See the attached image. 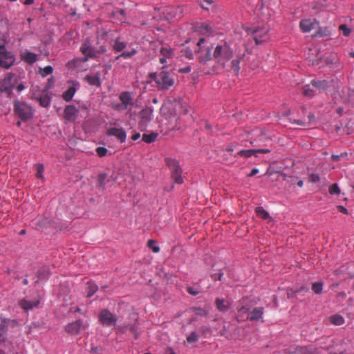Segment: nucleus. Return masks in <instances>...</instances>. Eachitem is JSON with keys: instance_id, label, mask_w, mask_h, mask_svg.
<instances>
[{"instance_id": "46", "label": "nucleus", "mask_w": 354, "mask_h": 354, "mask_svg": "<svg viewBox=\"0 0 354 354\" xmlns=\"http://www.w3.org/2000/svg\"><path fill=\"white\" fill-rule=\"evenodd\" d=\"M339 30L342 32V33L346 36L348 37L351 34V29L347 27L345 24H342L339 26Z\"/></svg>"}, {"instance_id": "44", "label": "nucleus", "mask_w": 354, "mask_h": 354, "mask_svg": "<svg viewBox=\"0 0 354 354\" xmlns=\"http://www.w3.org/2000/svg\"><path fill=\"white\" fill-rule=\"evenodd\" d=\"M323 283L322 282H315L313 283L312 290L315 294H320L322 291Z\"/></svg>"}, {"instance_id": "25", "label": "nucleus", "mask_w": 354, "mask_h": 354, "mask_svg": "<svg viewBox=\"0 0 354 354\" xmlns=\"http://www.w3.org/2000/svg\"><path fill=\"white\" fill-rule=\"evenodd\" d=\"M215 305L218 311L224 313L229 310L230 303L223 299L217 298L215 300Z\"/></svg>"}, {"instance_id": "61", "label": "nucleus", "mask_w": 354, "mask_h": 354, "mask_svg": "<svg viewBox=\"0 0 354 354\" xmlns=\"http://www.w3.org/2000/svg\"><path fill=\"white\" fill-rule=\"evenodd\" d=\"M24 5H31L34 3V0H19Z\"/></svg>"}, {"instance_id": "53", "label": "nucleus", "mask_w": 354, "mask_h": 354, "mask_svg": "<svg viewBox=\"0 0 354 354\" xmlns=\"http://www.w3.org/2000/svg\"><path fill=\"white\" fill-rule=\"evenodd\" d=\"M213 1L212 0H204L203 3H201V6L203 9L208 10L209 6L212 5Z\"/></svg>"}, {"instance_id": "15", "label": "nucleus", "mask_w": 354, "mask_h": 354, "mask_svg": "<svg viewBox=\"0 0 354 354\" xmlns=\"http://www.w3.org/2000/svg\"><path fill=\"white\" fill-rule=\"evenodd\" d=\"M318 21L316 19H306L300 21L299 26L304 32H309L318 26Z\"/></svg>"}, {"instance_id": "63", "label": "nucleus", "mask_w": 354, "mask_h": 354, "mask_svg": "<svg viewBox=\"0 0 354 354\" xmlns=\"http://www.w3.org/2000/svg\"><path fill=\"white\" fill-rule=\"evenodd\" d=\"M190 71H191V68L189 66L185 67L180 70V72L183 73H188Z\"/></svg>"}, {"instance_id": "19", "label": "nucleus", "mask_w": 354, "mask_h": 354, "mask_svg": "<svg viewBox=\"0 0 354 354\" xmlns=\"http://www.w3.org/2000/svg\"><path fill=\"white\" fill-rule=\"evenodd\" d=\"M268 30L265 28L254 30V40L257 44H261L267 39Z\"/></svg>"}, {"instance_id": "10", "label": "nucleus", "mask_w": 354, "mask_h": 354, "mask_svg": "<svg viewBox=\"0 0 354 354\" xmlns=\"http://www.w3.org/2000/svg\"><path fill=\"white\" fill-rule=\"evenodd\" d=\"M88 326V324L86 322L78 319L66 325L65 327V330L70 335H77L80 331L85 330Z\"/></svg>"}, {"instance_id": "16", "label": "nucleus", "mask_w": 354, "mask_h": 354, "mask_svg": "<svg viewBox=\"0 0 354 354\" xmlns=\"http://www.w3.org/2000/svg\"><path fill=\"white\" fill-rule=\"evenodd\" d=\"M78 110L73 105H67L64 110V118L68 121H75L78 115Z\"/></svg>"}, {"instance_id": "18", "label": "nucleus", "mask_w": 354, "mask_h": 354, "mask_svg": "<svg viewBox=\"0 0 354 354\" xmlns=\"http://www.w3.org/2000/svg\"><path fill=\"white\" fill-rule=\"evenodd\" d=\"M82 53L85 56L83 61L86 62L88 58H92L95 56V52L91 47L90 44L85 41L80 47Z\"/></svg>"}, {"instance_id": "58", "label": "nucleus", "mask_w": 354, "mask_h": 354, "mask_svg": "<svg viewBox=\"0 0 354 354\" xmlns=\"http://www.w3.org/2000/svg\"><path fill=\"white\" fill-rule=\"evenodd\" d=\"M326 32H328V30L326 29H324L323 30L322 28H319V30L317 32V35L319 36H321V37H324V36H326L328 35V33H326Z\"/></svg>"}, {"instance_id": "1", "label": "nucleus", "mask_w": 354, "mask_h": 354, "mask_svg": "<svg viewBox=\"0 0 354 354\" xmlns=\"http://www.w3.org/2000/svg\"><path fill=\"white\" fill-rule=\"evenodd\" d=\"M233 55L232 48L225 41H221L213 46V58L223 68H225L227 62L232 58Z\"/></svg>"}, {"instance_id": "39", "label": "nucleus", "mask_w": 354, "mask_h": 354, "mask_svg": "<svg viewBox=\"0 0 354 354\" xmlns=\"http://www.w3.org/2000/svg\"><path fill=\"white\" fill-rule=\"evenodd\" d=\"M136 54H137V50L135 48H133L130 51L127 50V51L122 52L120 55H119L118 56L116 57V59H118L121 57L124 58V59L131 58Z\"/></svg>"}, {"instance_id": "22", "label": "nucleus", "mask_w": 354, "mask_h": 354, "mask_svg": "<svg viewBox=\"0 0 354 354\" xmlns=\"http://www.w3.org/2000/svg\"><path fill=\"white\" fill-rule=\"evenodd\" d=\"M153 110L151 107H146L140 112L141 122L146 124L152 119Z\"/></svg>"}, {"instance_id": "60", "label": "nucleus", "mask_w": 354, "mask_h": 354, "mask_svg": "<svg viewBox=\"0 0 354 354\" xmlns=\"http://www.w3.org/2000/svg\"><path fill=\"white\" fill-rule=\"evenodd\" d=\"M337 209L342 213H344L345 214H348L347 209L344 207H343V206H341V205L340 206H337Z\"/></svg>"}, {"instance_id": "49", "label": "nucleus", "mask_w": 354, "mask_h": 354, "mask_svg": "<svg viewBox=\"0 0 354 354\" xmlns=\"http://www.w3.org/2000/svg\"><path fill=\"white\" fill-rule=\"evenodd\" d=\"M96 152L100 157H104L106 155L108 150L103 147H99L96 149Z\"/></svg>"}, {"instance_id": "32", "label": "nucleus", "mask_w": 354, "mask_h": 354, "mask_svg": "<svg viewBox=\"0 0 354 354\" xmlns=\"http://www.w3.org/2000/svg\"><path fill=\"white\" fill-rule=\"evenodd\" d=\"M255 213L259 217L263 219H268V222H271L272 221V218L270 216L269 213L262 207H257L255 209Z\"/></svg>"}, {"instance_id": "54", "label": "nucleus", "mask_w": 354, "mask_h": 354, "mask_svg": "<svg viewBox=\"0 0 354 354\" xmlns=\"http://www.w3.org/2000/svg\"><path fill=\"white\" fill-rule=\"evenodd\" d=\"M310 181L312 183H317L319 182L320 178L318 174H312L309 176Z\"/></svg>"}, {"instance_id": "55", "label": "nucleus", "mask_w": 354, "mask_h": 354, "mask_svg": "<svg viewBox=\"0 0 354 354\" xmlns=\"http://www.w3.org/2000/svg\"><path fill=\"white\" fill-rule=\"evenodd\" d=\"M187 291L189 294L194 296H196L199 293V292L193 287H187Z\"/></svg>"}, {"instance_id": "52", "label": "nucleus", "mask_w": 354, "mask_h": 354, "mask_svg": "<svg viewBox=\"0 0 354 354\" xmlns=\"http://www.w3.org/2000/svg\"><path fill=\"white\" fill-rule=\"evenodd\" d=\"M112 108L115 110V111H125L127 110L124 106L122 104V103H116V104H112Z\"/></svg>"}, {"instance_id": "34", "label": "nucleus", "mask_w": 354, "mask_h": 354, "mask_svg": "<svg viewBox=\"0 0 354 354\" xmlns=\"http://www.w3.org/2000/svg\"><path fill=\"white\" fill-rule=\"evenodd\" d=\"M231 71H233L236 75H239L240 71V59L236 58L232 60L230 64Z\"/></svg>"}, {"instance_id": "3", "label": "nucleus", "mask_w": 354, "mask_h": 354, "mask_svg": "<svg viewBox=\"0 0 354 354\" xmlns=\"http://www.w3.org/2000/svg\"><path fill=\"white\" fill-rule=\"evenodd\" d=\"M198 50L196 53L198 55L197 59L199 62L205 64L213 58V46L207 45L204 38H201L197 42Z\"/></svg>"}, {"instance_id": "9", "label": "nucleus", "mask_w": 354, "mask_h": 354, "mask_svg": "<svg viewBox=\"0 0 354 354\" xmlns=\"http://www.w3.org/2000/svg\"><path fill=\"white\" fill-rule=\"evenodd\" d=\"M99 322L105 326H114L118 320L116 315H113L108 309H103L98 315Z\"/></svg>"}, {"instance_id": "37", "label": "nucleus", "mask_w": 354, "mask_h": 354, "mask_svg": "<svg viewBox=\"0 0 354 354\" xmlns=\"http://www.w3.org/2000/svg\"><path fill=\"white\" fill-rule=\"evenodd\" d=\"M23 58L27 63L33 64L37 61V55L33 53L26 52L24 53Z\"/></svg>"}, {"instance_id": "42", "label": "nucleus", "mask_w": 354, "mask_h": 354, "mask_svg": "<svg viewBox=\"0 0 354 354\" xmlns=\"http://www.w3.org/2000/svg\"><path fill=\"white\" fill-rule=\"evenodd\" d=\"M53 71V68L51 66H46L44 68H39V73L42 77H46L51 74Z\"/></svg>"}, {"instance_id": "27", "label": "nucleus", "mask_w": 354, "mask_h": 354, "mask_svg": "<svg viewBox=\"0 0 354 354\" xmlns=\"http://www.w3.org/2000/svg\"><path fill=\"white\" fill-rule=\"evenodd\" d=\"M167 12L169 15V17L172 18H180L183 15V8L182 7H171L167 9Z\"/></svg>"}, {"instance_id": "62", "label": "nucleus", "mask_w": 354, "mask_h": 354, "mask_svg": "<svg viewBox=\"0 0 354 354\" xmlns=\"http://www.w3.org/2000/svg\"><path fill=\"white\" fill-rule=\"evenodd\" d=\"M201 32H203V33H207V34H209L212 32V29L209 26H205L202 30Z\"/></svg>"}, {"instance_id": "47", "label": "nucleus", "mask_w": 354, "mask_h": 354, "mask_svg": "<svg viewBox=\"0 0 354 354\" xmlns=\"http://www.w3.org/2000/svg\"><path fill=\"white\" fill-rule=\"evenodd\" d=\"M329 193L330 194H340V189L337 183L333 184L329 187Z\"/></svg>"}, {"instance_id": "43", "label": "nucleus", "mask_w": 354, "mask_h": 354, "mask_svg": "<svg viewBox=\"0 0 354 354\" xmlns=\"http://www.w3.org/2000/svg\"><path fill=\"white\" fill-rule=\"evenodd\" d=\"M192 311L198 316L205 317L208 314V311L200 307H195L192 308Z\"/></svg>"}, {"instance_id": "33", "label": "nucleus", "mask_w": 354, "mask_h": 354, "mask_svg": "<svg viewBox=\"0 0 354 354\" xmlns=\"http://www.w3.org/2000/svg\"><path fill=\"white\" fill-rule=\"evenodd\" d=\"M328 319L331 324L335 326H341L344 323V318L339 315H332Z\"/></svg>"}, {"instance_id": "20", "label": "nucleus", "mask_w": 354, "mask_h": 354, "mask_svg": "<svg viewBox=\"0 0 354 354\" xmlns=\"http://www.w3.org/2000/svg\"><path fill=\"white\" fill-rule=\"evenodd\" d=\"M326 65L329 66L333 69H339L342 68V64L339 59L335 54H331L325 59Z\"/></svg>"}, {"instance_id": "14", "label": "nucleus", "mask_w": 354, "mask_h": 354, "mask_svg": "<svg viewBox=\"0 0 354 354\" xmlns=\"http://www.w3.org/2000/svg\"><path fill=\"white\" fill-rule=\"evenodd\" d=\"M106 134L109 136L115 137L121 143L126 141L127 133L122 128L111 127L108 129Z\"/></svg>"}, {"instance_id": "24", "label": "nucleus", "mask_w": 354, "mask_h": 354, "mask_svg": "<svg viewBox=\"0 0 354 354\" xmlns=\"http://www.w3.org/2000/svg\"><path fill=\"white\" fill-rule=\"evenodd\" d=\"M85 80L91 86H96L100 87L101 86L100 73H97L95 75H87L85 77Z\"/></svg>"}, {"instance_id": "28", "label": "nucleus", "mask_w": 354, "mask_h": 354, "mask_svg": "<svg viewBox=\"0 0 354 354\" xmlns=\"http://www.w3.org/2000/svg\"><path fill=\"white\" fill-rule=\"evenodd\" d=\"M311 85L313 87L317 88V89H319L321 91H326L330 86L328 82L325 80H313L311 81Z\"/></svg>"}, {"instance_id": "59", "label": "nucleus", "mask_w": 354, "mask_h": 354, "mask_svg": "<svg viewBox=\"0 0 354 354\" xmlns=\"http://www.w3.org/2000/svg\"><path fill=\"white\" fill-rule=\"evenodd\" d=\"M258 173H259V169H257V168H254V169H252L251 172L248 175V176L252 177V176H254V175H256Z\"/></svg>"}, {"instance_id": "21", "label": "nucleus", "mask_w": 354, "mask_h": 354, "mask_svg": "<svg viewBox=\"0 0 354 354\" xmlns=\"http://www.w3.org/2000/svg\"><path fill=\"white\" fill-rule=\"evenodd\" d=\"M264 314V309L262 307L254 308L250 310L248 320L250 321H259L260 320Z\"/></svg>"}, {"instance_id": "64", "label": "nucleus", "mask_w": 354, "mask_h": 354, "mask_svg": "<svg viewBox=\"0 0 354 354\" xmlns=\"http://www.w3.org/2000/svg\"><path fill=\"white\" fill-rule=\"evenodd\" d=\"M140 138V133H136L135 134H133L132 136H131V139L134 141L137 140L138 139H139Z\"/></svg>"}, {"instance_id": "2", "label": "nucleus", "mask_w": 354, "mask_h": 354, "mask_svg": "<svg viewBox=\"0 0 354 354\" xmlns=\"http://www.w3.org/2000/svg\"><path fill=\"white\" fill-rule=\"evenodd\" d=\"M165 68V66H162V70L159 73H151L149 74L150 78L155 81L159 90H168L175 83L174 79L169 72L164 70Z\"/></svg>"}, {"instance_id": "48", "label": "nucleus", "mask_w": 354, "mask_h": 354, "mask_svg": "<svg viewBox=\"0 0 354 354\" xmlns=\"http://www.w3.org/2000/svg\"><path fill=\"white\" fill-rule=\"evenodd\" d=\"M198 340V335L195 333L192 332L189 334V335L187 337V341L189 343H194Z\"/></svg>"}, {"instance_id": "11", "label": "nucleus", "mask_w": 354, "mask_h": 354, "mask_svg": "<svg viewBox=\"0 0 354 354\" xmlns=\"http://www.w3.org/2000/svg\"><path fill=\"white\" fill-rule=\"evenodd\" d=\"M16 326L17 322L15 320L0 319V343L5 340L8 329Z\"/></svg>"}, {"instance_id": "31", "label": "nucleus", "mask_w": 354, "mask_h": 354, "mask_svg": "<svg viewBox=\"0 0 354 354\" xmlns=\"http://www.w3.org/2000/svg\"><path fill=\"white\" fill-rule=\"evenodd\" d=\"M76 88L74 86L69 87L66 91L63 93V100L66 102H70L74 96Z\"/></svg>"}, {"instance_id": "23", "label": "nucleus", "mask_w": 354, "mask_h": 354, "mask_svg": "<svg viewBox=\"0 0 354 354\" xmlns=\"http://www.w3.org/2000/svg\"><path fill=\"white\" fill-rule=\"evenodd\" d=\"M270 151L268 149H248V150H241L237 153V155L244 156L245 158H249L252 155H255L257 153H270Z\"/></svg>"}, {"instance_id": "12", "label": "nucleus", "mask_w": 354, "mask_h": 354, "mask_svg": "<svg viewBox=\"0 0 354 354\" xmlns=\"http://www.w3.org/2000/svg\"><path fill=\"white\" fill-rule=\"evenodd\" d=\"M15 75L13 73H8L1 84V90L6 93H10L15 84Z\"/></svg>"}, {"instance_id": "50", "label": "nucleus", "mask_w": 354, "mask_h": 354, "mask_svg": "<svg viewBox=\"0 0 354 354\" xmlns=\"http://www.w3.org/2000/svg\"><path fill=\"white\" fill-rule=\"evenodd\" d=\"M44 171V165L42 164H38L37 165V174H36L37 177L42 178Z\"/></svg>"}, {"instance_id": "38", "label": "nucleus", "mask_w": 354, "mask_h": 354, "mask_svg": "<svg viewBox=\"0 0 354 354\" xmlns=\"http://www.w3.org/2000/svg\"><path fill=\"white\" fill-rule=\"evenodd\" d=\"M157 133H151L150 134H143L142 135V140L146 143H151L153 141L156 140V138L158 137Z\"/></svg>"}, {"instance_id": "5", "label": "nucleus", "mask_w": 354, "mask_h": 354, "mask_svg": "<svg viewBox=\"0 0 354 354\" xmlns=\"http://www.w3.org/2000/svg\"><path fill=\"white\" fill-rule=\"evenodd\" d=\"M14 110L15 113L24 121L30 120L33 115L32 107L25 102H15Z\"/></svg>"}, {"instance_id": "35", "label": "nucleus", "mask_w": 354, "mask_h": 354, "mask_svg": "<svg viewBox=\"0 0 354 354\" xmlns=\"http://www.w3.org/2000/svg\"><path fill=\"white\" fill-rule=\"evenodd\" d=\"M311 86H313L311 84H306L303 86L302 93L304 96L308 97H313L315 95V91L312 88Z\"/></svg>"}, {"instance_id": "7", "label": "nucleus", "mask_w": 354, "mask_h": 354, "mask_svg": "<svg viewBox=\"0 0 354 354\" xmlns=\"http://www.w3.org/2000/svg\"><path fill=\"white\" fill-rule=\"evenodd\" d=\"M236 310V318L239 322L248 320L251 310V306L246 299H242L238 302Z\"/></svg>"}, {"instance_id": "36", "label": "nucleus", "mask_w": 354, "mask_h": 354, "mask_svg": "<svg viewBox=\"0 0 354 354\" xmlns=\"http://www.w3.org/2000/svg\"><path fill=\"white\" fill-rule=\"evenodd\" d=\"M97 289H98V287L95 283H93L92 281H88L87 283V290H88L87 297H92L97 292Z\"/></svg>"}, {"instance_id": "30", "label": "nucleus", "mask_w": 354, "mask_h": 354, "mask_svg": "<svg viewBox=\"0 0 354 354\" xmlns=\"http://www.w3.org/2000/svg\"><path fill=\"white\" fill-rule=\"evenodd\" d=\"M127 46L126 41H122L119 38L114 41V44L112 46V49L115 53L122 52Z\"/></svg>"}, {"instance_id": "13", "label": "nucleus", "mask_w": 354, "mask_h": 354, "mask_svg": "<svg viewBox=\"0 0 354 354\" xmlns=\"http://www.w3.org/2000/svg\"><path fill=\"white\" fill-rule=\"evenodd\" d=\"M174 50L168 46H162L160 50L159 61L162 64H167L173 59Z\"/></svg>"}, {"instance_id": "41", "label": "nucleus", "mask_w": 354, "mask_h": 354, "mask_svg": "<svg viewBox=\"0 0 354 354\" xmlns=\"http://www.w3.org/2000/svg\"><path fill=\"white\" fill-rule=\"evenodd\" d=\"M295 353L298 354H313V351L310 347H299L295 349Z\"/></svg>"}, {"instance_id": "26", "label": "nucleus", "mask_w": 354, "mask_h": 354, "mask_svg": "<svg viewBox=\"0 0 354 354\" xmlns=\"http://www.w3.org/2000/svg\"><path fill=\"white\" fill-rule=\"evenodd\" d=\"M39 303V301L38 300L30 301V300L24 299L19 301V306L21 307V308L28 311V310H31L33 308L37 306Z\"/></svg>"}, {"instance_id": "8", "label": "nucleus", "mask_w": 354, "mask_h": 354, "mask_svg": "<svg viewBox=\"0 0 354 354\" xmlns=\"http://www.w3.org/2000/svg\"><path fill=\"white\" fill-rule=\"evenodd\" d=\"M15 61L12 53L7 51L4 46H0V66L8 69L14 64Z\"/></svg>"}, {"instance_id": "40", "label": "nucleus", "mask_w": 354, "mask_h": 354, "mask_svg": "<svg viewBox=\"0 0 354 354\" xmlns=\"http://www.w3.org/2000/svg\"><path fill=\"white\" fill-rule=\"evenodd\" d=\"M39 102L41 106L48 107L50 103V98L48 95H44L39 98Z\"/></svg>"}, {"instance_id": "56", "label": "nucleus", "mask_w": 354, "mask_h": 354, "mask_svg": "<svg viewBox=\"0 0 354 354\" xmlns=\"http://www.w3.org/2000/svg\"><path fill=\"white\" fill-rule=\"evenodd\" d=\"M223 277V272H219L218 274H212V278L214 280H219V281H221V280H222Z\"/></svg>"}, {"instance_id": "4", "label": "nucleus", "mask_w": 354, "mask_h": 354, "mask_svg": "<svg viewBox=\"0 0 354 354\" xmlns=\"http://www.w3.org/2000/svg\"><path fill=\"white\" fill-rule=\"evenodd\" d=\"M165 160L171 171V178L177 184H182L183 183L182 169L180 167L178 162L170 158H167Z\"/></svg>"}, {"instance_id": "17", "label": "nucleus", "mask_w": 354, "mask_h": 354, "mask_svg": "<svg viewBox=\"0 0 354 354\" xmlns=\"http://www.w3.org/2000/svg\"><path fill=\"white\" fill-rule=\"evenodd\" d=\"M119 100L123 106L127 110L133 106L132 93L129 91H123L119 95Z\"/></svg>"}, {"instance_id": "45", "label": "nucleus", "mask_w": 354, "mask_h": 354, "mask_svg": "<svg viewBox=\"0 0 354 354\" xmlns=\"http://www.w3.org/2000/svg\"><path fill=\"white\" fill-rule=\"evenodd\" d=\"M147 245L150 249L153 250V252L157 253L160 251V248L156 245V242L154 240H149Z\"/></svg>"}, {"instance_id": "29", "label": "nucleus", "mask_w": 354, "mask_h": 354, "mask_svg": "<svg viewBox=\"0 0 354 354\" xmlns=\"http://www.w3.org/2000/svg\"><path fill=\"white\" fill-rule=\"evenodd\" d=\"M49 276V268L47 266H43L41 268L37 273V277L38 279L36 281L35 283H39V281H43L44 279H46Z\"/></svg>"}, {"instance_id": "51", "label": "nucleus", "mask_w": 354, "mask_h": 354, "mask_svg": "<svg viewBox=\"0 0 354 354\" xmlns=\"http://www.w3.org/2000/svg\"><path fill=\"white\" fill-rule=\"evenodd\" d=\"M106 178V175L105 174H100L98 176V184L100 187H104V181Z\"/></svg>"}, {"instance_id": "6", "label": "nucleus", "mask_w": 354, "mask_h": 354, "mask_svg": "<svg viewBox=\"0 0 354 354\" xmlns=\"http://www.w3.org/2000/svg\"><path fill=\"white\" fill-rule=\"evenodd\" d=\"M160 111V114L165 116L171 124H172L173 122H175V124L172 125L171 127V129L177 128L176 122L179 119V116L176 112V107L162 105Z\"/></svg>"}, {"instance_id": "57", "label": "nucleus", "mask_w": 354, "mask_h": 354, "mask_svg": "<svg viewBox=\"0 0 354 354\" xmlns=\"http://www.w3.org/2000/svg\"><path fill=\"white\" fill-rule=\"evenodd\" d=\"M344 156H346V153H342L341 154L339 155H332L331 158L333 160L335 161H338L342 157H344Z\"/></svg>"}]
</instances>
